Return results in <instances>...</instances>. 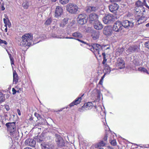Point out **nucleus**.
Segmentation results:
<instances>
[{
  "mask_svg": "<svg viewBox=\"0 0 149 149\" xmlns=\"http://www.w3.org/2000/svg\"><path fill=\"white\" fill-rule=\"evenodd\" d=\"M52 22V19L51 18L48 19L46 21L45 24V25H49Z\"/></svg>",
  "mask_w": 149,
  "mask_h": 149,
  "instance_id": "35",
  "label": "nucleus"
},
{
  "mask_svg": "<svg viewBox=\"0 0 149 149\" xmlns=\"http://www.w3.org/2000/svg\"><path fill=\"white\" fill-rule=\"evenodd\" d=\"M138 70L141 72L148 74V71L146 68L143 67H140L138 68Z\"/></svg>",
  "mask_w": 149,
  "mask_h": 149,
  "instance_id": "31",
  "label": "nucleus"
},
{
  "mask_svg": "<svg viewBox=\"0 0 149 149\" xmlns=\"http://www.w3.org/2000/svg\"><path fill=\"white\" fill-rule=\"evenodd\" d=\"M68 19L67 18H64L61 22L60 26L62 27H63L67 23Z\"/></svg>",
  "mask_w": 149,
  "mask_h": 149,
  "instance_id": "29",
  "label": "nucleus"
},
{
  "mask_svg": "<svg viewBox=\"0 0 149 149\" xmlns=\"http://www.w3.org/2000/svg\"><path fill=\"white\" fill-rule=\"evenodd\" d=\"M113 31L112 29V27L110 26H107L104 27L103 30V33L104 35L110 36L111 35Z\"/></svg>",
  "mask_w": 149,
  "mask_h": 149,
  "instance_id": "9",
  "label": "nucleus"
},
{
  "mask_svg": "<svg viewBox=\"0 0 149 149\" xmlns=\"http://www.w3.org/2000/svg\"><path fill=\"white\" fill-rule=\"evenodd\" d=\"M12 90L13 91V94H15L17 92L16 90L14 88H13Z\"/></svg>",
  "mask_w": 149,
  "mask_h": 149,
  "instance_id": "44",
  "label": "nucleus"
},
{
  "mask_svg": "<svg viewBox=\"0 0 149 149\" xmlns=\"http://www.w3.org/2000/svg\"><path fill=\"white\" fill-rule=\"evenodd\" d=\"M62 111V110H60V111Z\"/></svg>",
  "mask_w": 149,
  "mask_h": 149,
  "instance_id": "64",
  "label": "nucleus"
},
{
  "mask_svg": "<svg viewBox=\"0 0 149 149\" xmlns=\"http://www.w3.org/2000/svg\"><path fill=\"white\" fill-rule=\"evenodd\" d=\"M93 93H95V94L93 95L94 96H100V92L97 89H94L92 92Z\"/></svg>",
  "mask_w": 149,
  "mask_h": 149,
  "instance_id": "33",
  "label": "nucleus"
},
{
  "mask_svg": "<svg viewBox=\"0 0 149 149\" xmlns=\"http://www.w3.org/2000/svg\"><path fill=\"white\" fill-rule=\"evenodd\" d=\"M107 135V134H106V135H105V136H104L103 138L104 140V141H106L107 140V137H108V136Z\"/></svg>",
  "mask_w": 149,
  "mask_h": 149,
  "instance_id": "47",
  "label": "nucleus"
},
{
  "mask_svg": "<svg viewBox=\"0 0 149 149\" xmlns=\"http://www.w3.org/2000/svg\"><path fill=\"white\" fill-rule=\"evenodd\" d=\"M5 8L4 6V4L2 5L1 7V10H5Z\"/></svg>",
  "mask_w": 149,
  "mask_h": 149,
  "instance_id": "51",
  "label": "nucleus"
},
{
  "mask_svg": "<svg viewBox=\"0 0 149 149\" xmlns=\"http://www.w3.org/2000/svg\"><path fill=\"white\" fill-rule=\"evenodd\" d=\"M74 105H75V104L74 102L73 101V102H72V103H71L70 104V107H72V106H74Z\"/></svg>",
  "mask_w": 149,
  "mask_h": 149,
  "instance_id": "48",
  "label": "nucleus"
},
{
  "mask_svg": "<svg viewBox=\"0 0 149 149\" xmlns=\"http://www.w3.org/2000/svg\"><path fill=\"white\" fill-rule=\"evenodd\" d=\"M22 40L20 42L21 46H29L32 45L33 36L31 34L27 33L23 35L22 37Z\"/></svg>",
  "mask_w": 149,
  "mask_h": 149,
  "instance_id": "2",
  "label": "nucleus"
},
{
  "mask_svg": "<svg viewBox=\"0 0 149 149\" xmlns=\"http://www.w3.org/2000/svg\"><path fill=\"white\" fill-rule=\"evenodd\" d=\"M102 79H101L100 80V81H99V84H101V82H102Z\"/></svg>",
  "mask_w": 149,
  "mask_h": 149,
  "instance_id": "57",
  "label": "nucleus"
},
{
  "mask_svg": "<svg viewBox=\"0 0 149 149\" xmlns=\"http://www.w3.org/2000/svg\"><path fill=\"white\" fill-rule=\"evenodd\" d=\"M104 75H103V77H102V78L101 79H103V78H104Z\"/></svg>",
  "mask_w": 149,
  "mask_h": 149,
  "instance_id": "60",
  "label": "nucleus"
},
{
  "mask_svg": "<svg viewBox=\"0 0 149 149\" xmlns=\"http://www.w3.org/2000/svg\"><path fill=\"white\" fill-rule=\"evenodd\" d=\"M93 26L95 29L97 30H100L103 28L102 24L98 20L93 22Z\"/></svg>",
  "mask_w": 149,
  "mask_h": 149,
  "instance_id": "20",
  "label": "nucleus"
},
{
  "mask_svg": "<svg viewBox=\"0 0 149 149\" xmlns=\"http://www.w3.org/2000/svg\"><path fill=\"white\" fill-rule=\"evenodd\" d=\"M101 54H102V56L103 57V60L102 61V64L104 65H105L106 64V63L107 61V59L106 58V54L105 52H102L101 53Z\"/></svg>",
  "mask_w": 149,
  "mask_h": 149,
  "instance_id": "32",
  "label": "nucleus"
},
{
  "mask_svg": "<svg viewBox=\"0 0 149 149\" xmlns=\"http://www.w3.org/2000/svg\"><path fill=\"white\" fill-rule=\"evenodd\" d=\"M69 1V0H59L60 3L63 5L67 4Z\"/></svg>",
  "mask_w": 149,
  "mask_h": 149,
  "instance_id": "38",
  "label": "nucleus"
},
{
  "mask_svg": "<svg viewBox=\"0 0 149 149\" xmlns=\"http://www.w3.org/2000/svg\"><path fill=\"white\" fill-rule=\"evenodd\" d=\"M146 26L147 27H149V22L148 23L146 24Z\"/></svg>",
  "mask_w": 149,
  "mask_h": 149,
  "instance_id": "55",
  "label": "nucleus"
},
{
  "mask_svg": "<svg viewBox=\"0 0 149 149\" xmlns=\"http://www.w3.org/2000/svg\"><path fill=\"white\" fill-rule=\"evenodd\" d=\"M10 59L11 61V64L12 65V64H14V59L13 58H10Z\"/></svg>",
  "mask_w": 149,
  "mask_h": 149,
  "instance_id": "46",
  "label": "nucleus"
},
{
  "mask_svg": "<svg viewBox=\"0 0 149 149\" xmlns=\"http://www.w3.org/2000/svg\"><path fill=\"white\" fill-rule=\"evenodd\" d=\"M122 23L120 21H117L115 23L112 27L113 31L118 32L121 31L123 29Z\"/></svg>",
  "mask_w": 149,
  "mask_h": 149,
  "instance_id": "6",
  "label": "nucleus"
},
{
  "mask_svg": "<svg viewBox=\"0 0 149 149\" xmlns=\"http://www.w3.org/2000/svg\"><path fill=\"white\" fill-rule=\"evenodd\" d=\"M67 10L71 14H75L78 11L79 9L78 6L72 3H69L66 6Z\"/></svg>",
  "mask_w": 149,
  "mask_h": 149,
  "instance_id": "4",
  "label": "nucleus"
},
{
  "mask_svg": "<svg viewBox=\"0 0 149 149\" xmlns=\"http://www.w3.org/2000/svg\"><path fill=\"white\" fill-rule=\"evenodd\" d=\"M95 108H96V106H95Z\"/></svg>",
  "mask_w": 149,
  "mask_h": 149,
  "instance_id": "62",
  "label": "nucleus"
},
{
  "mask_svg": "<svg viewBox=\"0 0 149 149\" xmlns=\"http://www.w3.org/2000/svg\"><path fill=\"white\" fill-rule=\"evenodd\" d=\"M117 66H118L120 69H122L125 67V63L124 61L122 58L118 59L116 63Z\"/></svg>",
  "mask_w": 149,
  "mask_h": 149,
  "instance_id": "14",
  "label": "nucleus"
},
{
  "mask_svg": "<svg viewBox=\"0 0 149 149\" xmlns=\"http://www.w3.org/2000/svg\"><path fill=\"white\" fill-rule=\"evenodd\" d=\"M63 10L61 7L57 6L56 8L55 11V16L56 17L60 16L63 14Z\"/></svg>",
  "mask_w": 149,
  "mask_h": 149,
  "instance_id": "13",
  "label": "nucleus"
},
{
  "mask_svg": "<svg viewBox=\"0 0 149 149\" xmlns=\"http://www.w3.org/2000/svg\"><path fill=\"white\" fill-rule=\"evenodd\" d=\"M25 144L26 146L34 147L35 146L36 144V142L33 139L29 138L25 140Z\"/></svg>",
  "mask_w": 149,
  "mask_h": 149,
  "instance_id": "10",
  "label": "nucleus"
},
{
  "mask_svg": "<svg viewBox=\"0 0 149 149\" xmlns=\"http://www.w3.org/2000/svg\"><path fill=\"white\" fill-rule=\"evenodd\" d=\"M144 45L145 47L149 49V41L145 42Z\"/></svg>",
  "mask_w": 149,
  "mask_h": 149,
  "instance_id": "41",
  "label": "nucleus"
},
{
  "mask_svg": "<svg viewBox=\"0 0 149 149\" xmlns=\"http://www.w3.org/2000/svg\"><path fill=\"white\" fill-rule=\"evenodd\" d=\"M5 100L4 95L2 93L0 92V104L4 102Z\"/></svg>",
  "mask_w": 149,
  "mask_h": 149,
  "instance_id": "30",
  "label": "nucleus"
},
{
  "mask_svg": "<svg viewBox=\"0 0 149 149\" xmlns=\"http://www.w3.org/2000/svg\"><path fill=\"white\" fill-rule=\"evenodd\" d=\"M56 141L58 146H63L64 145V141L60 136H57Z\"/></svg>",
  "mask_w": 149,
  "mask_h": 149,
  "instance_id": "15",
  "label": "nucleus"
},
{
  "mask_svg": "<svg viewBox=\"0 0 149 149\" xmlns=\"http://www.w3.org/2000/svg\"><path fill=\"white\" fill-rule=\"evenodd\" d=\"M47 2V0H38V3L41 5H45Z\"/></svg>",
  "mask_w": 149,
  "mask_h": 149,
  "instance_id": "34",
  "label": "nucleus"
},
{
  "mask_svg": "<svg viewBox=\"0 0 149 149\" xmlns=\"http://www.w3.org/2000/svg\"><path fill=\"white\" fill-rule=\"evenodd\" d=\"M110 143L111 145L113 146H115L116 145V141L115 140H112V141H111L110 142Z\"/></svg>",
  "mask_w": 149,
  "mask_h": 149,
  "instance_id": "40",
  "label": "nucleus"
},
{
  "mask_svg": "<svg viewBox=\"0 0 149 149\" xmlns=\"http://www.w3.org/2000/svg\"><path fill=\"white\" fill-rule=\"evenodd\" d=\"M118 5L115 3H111L109 6V9L110 11L112 13H115L116 11L119 8Z\"/></svg>",
  "mask_w": 149,
  "mask_h": 149,
  "instance_id": "11",
  "label": "nucleus"
},
{
  "mask_svg": "<svg viewBox=\"0 0 149 149\" xmlns=\"http://www.w3.org/2000/svg\"><path fill=\"white\" fill-rule=\"evenodd\" d=\"M93 106V104L91 102H88L85 103L82 107V109H85L86 110L90 109L92 108Z\"/></svg>",
  "mask_w": 149,
  "mask_h": 149,
  "instance_id": "19",
  "label": "nucleus"
},
{
  "mask_svg": "<svg viewBox=\"0 0 149 149\" xmlns=\"http://www.w3.org/2000/svg\"><path fill=\"white\" fill-rule=\"evenodd\" d=\"M98 7L95 6H88L86 8V10L87 12L90 13L91 12L95 11L98 10Z\"/></svg>",
  "mask_w": 149,
  "mask_h": 149,
  "instance_id": "22",
  "label": "nucleus"
},
{
  "mask_svg": "<svg viewBox=\"0 0 149 149\" xmlns=\"http://www.w3.org/2000/svg\"><path fill=\"white\" fill-rule=\"evenodd\" d=\"M124 51V49L123 48H118V49L117 53V54L120 55Z\"/></svg>",
  "mask_w": 149,
  "mask_h": 149,
  "instance_id": "37",
  "label": "nucleus"
},
{
  "mask_svg": "<svg viewBox=\"0 0 149 149\" xmlns=\"http://www.w3.org/2000/svg\"><path fill=\"white\" fill-rule=\"evenodd\" d=\"M81 100V97H79L77 98L74 102L75 104V105H77L79 104Z\"/></svg>",
  "mask_w": 149,
  "mask_h": 149,
  "instance_id": "36",
  "label": "nucleus"
},
{
  "mask_svg": "<svg viewBox=\"0 0 149 149\" xmlns=\"http://www.w3.org/2000/svg\"><path fill=\"white\" fill-rule=\"evenodd\" d=\"M6 26V28L5 29L4 31L5 32H6L7 31V26Z\"/></svg>",
  "mask_w": 149,
  "mask_h": 149,
  "instance_id": "52",
  "label": "nucleus"
},
{
  "mask_svg": "<svg viewBox=\"0 0 149 149\" xmlns=\"http://www.w3.org/2000/svg\"><path fill=\"white\" fill-rule=\"evenodd\" d=\"M144 21L145 19L144 18L141 17L137 20V21L136 22V24L137 25H139L143 22Z\"/></svg>",
  "mask_w": 149,
  "mask_h": 149,
  "instance_id": "27",
  "label": "nucleus"
},
{
  "mask_svg": "<svg viewBox=\"0 0 149 149\" xmlns=\"http://www.w3.org/2000/svg\"><path fill=\"white\" fill-rule=\"evenodd\" d=\"M24 149H32L31 148L29 147H26Z\"/></svg>",
  "mask_w": 149,
  "mask_h": 149,
  "instance_id": "56",
  "label": "nucleus"
},
{
  "mask_svg": "<svg viewBox=\"0 0 149 149\" xmlns=\"http://www.w3.org/2000/svg\"><path fill=\"white\" fill-rule=\"evenodd\" d=\"M139 49L137 46L133 45L130 47L126 50V52L127 54H130L132 53L138 52Z\"/></svg>",
  "mask_w": 149,
  "mask_h": 149,
  "instance_id": "8",
  "label": "nucleus"
},
{
  "mask_svg": "<svg viewBox=\"0 0 149 149\" xmlns=\"http://www.w3.org/2000/svg\"><path fill=\"white\" fill-rule=\"evenodd\" d=\"M89 20L91 22H95L98 20V15L95 13H92L89 15Z\"/></svg>",
  "mask_w": 149,
  "mask_h": 149,
  "instance_id": "17",
  "label": "nucleus"
},
{
  "mask_svg": "<svg viewBox=\"0 0 149 149\" xmlns=\"http://www.w3.org/2000/svg\"><path fill=\"white\" fill-rule=\"evenodd\" d=\"M34 115L37 118L38 120H40V119L43 120V122H41L42 124L45 123L46 122L45 119L42 118L40 114L36 112L34 113Z\"/></svg>",
  "mask_w": 149,
  "mask_h": 149,
  "instance_id": "26",
  "label": "nucleus"
},
{
  "mask_svg": "<svg viewBox=\"0 0 149 149\" xmlns=\"http://www.w3.org/2000/svg\"><path fill=\"white\" fill-rule=\"evenodd\" d=\"M89 47H91L90 49L92 51L95 52V54L99 55V56H100L102 50H107L110 48L108 45H101L96 43L92 44L91 46L89 45Z\"/></svg>",
  "mask_w": 149,
  "mask_h": 149,
  "instance_id": "1",
  "label": "nucleus"
},
{
  "mask_svg": "<svg viewBox=\"0 0 149 149\" xmlns=\"http://www.w3.org/2000/svg\"><path fill=\"white\" fill-rule=\"evenodd\" d=\"M104 65L105 66L104 70L106 73L107 74H109L111 71L110 67H109V66L106 64H105Z\"/></svg>",
  "mask_w": 149,
  "mask_h": 149,
  "instance_id": "28",
  "label": "nucleus"
},
{
  "mask_svg": "<svg viewBox=\"0 0 149 149\" xmlns=\"http://www.w3.org/2000/svg\"><path fill=\"white\" fill-rule=\"evenodd\" d=\"M113 36V37L114 38V39L115 37V36Z\"/></svg>",
  "mask_w": 149,
  "mask_h": 149,
  "instance_id": "63",
  "label": "nucleus"
},
{
  "mask_svg": "<svg viewBox=\"0 0 149 149\" xmlns=\"http://www.w3.org/2000/svg\"><path fill=\"white\" fill-rule=\"evenodd\" d=\"M72 36L75 38H81L82 37V34L80 32L77 31L72 33Z\"/></svg>",
  "mask_w": 149,
  "mask_h": 149,
  "instance_id": "23",
  "label": "nucleus"
},
{
  "mask_svg": "<svg viewBox=\"0 0 149 149\" xmlns=\"http://www.w3.org/2000/svg\"><path fill=\"white\" fill-rule=\"evenodd\" d=\"M6 125L7 128L8 130L10 132L11 135L14 136V134L17 133L15 123H7L6 124Z\"/></svg>",
  "mask_w": 149,
  "mask_h": 149,
  "instance_id": "3",
  "label": "nucleus"
},
{
  "mask_svg": "<svg viewBox=\"0 0 149 149\" xmlns=\"http://www.w3.org/2000/svg\"><path fill=\"white\" fill-rule=\"evenodd\" d=\"M52 36L54 38H65L66 39H74L78 40V41L81 42L82 40H80L79 38H74L73 37H65L63 36L62 35L60 36H57L55 34L53 35Z\"/></svg>",
  "mask_w": 149,
  "mask_h": 149,
  "instance_id": "21",
  "label": "nucleus"
},
{
  "mask_svg": "<svg viewBox=\"0 0 149 149\" xmlns=\"http://www.w3.org/2000/svg\"><path fill=\"white\" fill-rule=\"evenodd\" d=\"M6 108L7 110L8 111L9 109V107L8 106H7L6 107Z\"/></svg>",
  "mask_w": 149,
  "mask_h": 149,
  "instance_id": "53",
  "label": "nucleus"
},
{
  "mask_svg": "<svg viewBox=\"0 0 149 149\" xmlns=\"http://www.w3.org/2000/svg\"><path fill=\"white\" fill-rule=\"evenodd\" d=\"M120 1V0H110V1L111 2H118Z\"/></svg>",
  "mask_w": 149,
  "mask_h": 149,
  "instance_id": "50",
  "label": "nucleus"
},
{
  "mask_svg": "<svg viewBox=\"0 0 149 149\" xmlns=\"http://www.w3.org/2000/svg\"><path fill=\"white\" fill-rule=\"evenodd\" d=\"M17 111L18 114L19 116H20L21 115V113L20 111V110L19 109H17Z\"/></svg>",
  "mask_w": 149,
  "mask_h": 149,
  "instance_id": "49",
  "label": "nucleus"
},
{
  "mask_svg": "<svg viewBox=\"0 0 149 149\" xmlns=\"http://www.w3.org/2000/svg\"><path fill=\"white\" fill-rule=\"evenodd\" d=\"M122 25L123 27H124L125 28H129L132 27L134 25L133 22H130L128 20H125L123 21L122 23Z\"/></svg>",
  "mask_w": 149,
  "mask_h": 149,
  "instance_id": "12",
  "label": "nucleus"
},
{
  "mask_svg": "<svg viewBox=\"0 0 149 149\" xmlns=\"http://www.w3.org/2000/svg\"><path fill=\"white\" fill-rule=\"evenodd\" d=\"M100 35V32L98 31H93L91 33V36L93 40H95L99 38Z\"/></svg>",
  "mask_w": 149,
  "mask_h": 149,
  "instance_id": "18",
  "label": "nucleus"
},
{
  "mask_svg": "<svg viewBox=\"0 0 149 149\" xmlns=\"http://www.w3.org/2000/svg\"><path fill=\"white\" fill-rule=\"evenodd\" d=\"M18 81V75L15 71L13 72V82L16 84Z\"/></svg>",
  "mask_w": 149,
  "mask_h": 149,
  "instance_id": "25",
  "label": "nucleus"
},
{
  "mask_svg": "<svg viewBox=\"0 0 149 149\" xmlns=\"http://www.w3.org/2000/svg\"><path fill=\"white\" fill-rule=\"evenodd\" d=\"M8 18L7 19H6L5 18L3 19V20L4 21V24H5V26L7 25V23H8Z\"/></svg>",
  "mask_w": 149,
  "mask_h": 149,
  "instance_id": "43",
  "label": "nucleus"
},
{
  "mask_svg": "<svg viewBox=\"0 0 149 149\" xmlns=\"http://www.w3.org/2000/svg\"><path fill=\"white\" fill-rule=\"evenodd\" d=\"M87 16L84 14L79 15L77 21L78 23L81 25H83L86 22Z\"/></svg>",
  "mask_w": 149,
  "mask_h": 149,
  "instance_id": "5",
  "label": "nucleus"
},
{
  "mask_svg": "<svg viewBox=\"0 0 149 149\" xmlns=\"http://www.w3.org/2000/svg\"><path fill=\"white\" fill-rule=\"evenodd\" d=\"M40 145L42 149H53L52 145L47 143L42 142Z\"/></svg>",
  "mask_w": 149,
  "mask_h": 149,
  "instance_id": "16",
  "label": "nucleus"
},
{
  "mask_svg": "<svg viewBox=\"0 0 149 149\" xmlns=\"http://www.w3.org/2000/svg\"><path fill=\"white\" fill-rule=\"evenodd\" d=\"M114 16L111 14H109L104 17L103 19L104 23L105 24H108L113 21Z\"/></svg>",
  "mask_w": 149,
  "mask_h": 149,
  "instance_id": "7",
  "label": "nucleus"
},
{
  "mask_svg": "<svg viewBox=\"0 0 149 149\" xmlns=\"http://www.w3.org/2000/svg\"><path fill=\"white\" fill-rule=\"evenodd\" d=\"M8 55H9V57H10V58H12L11 56V54L9 53L8 52Z\"/></svg>",
  "mask_w": 149,
  "mask_h": 149,
  "instance_id": "54",
  "label": "nucleus"
},
{
  "mask_svg": "<svg viewBox=\"0 0 149 149\" xmlns=\"http://www.w3.org/2000/svg\"><path fill=\"white\" fill-rule=\"evenodd\" d=\"M81 42H82V43H84V44H86V42H84V41H83V40H82Z\"/></svg>",
  "mask_w": 149,
  "mask_h": 149,
  "instance_id": "59",
  "label": "nucleus"
},
{
  "mask_svg": "<svg viewBox=\"0 0 149 149\" xmlns=\"http://www.w3.org/2000/svg\"><path fill=\"white\" fill-rule=\"evenodd\" d=\"M3 43L5 45L7 44V42L5 40H3L0 39V44Z\"/></svg>",
  "mask_w": 149,
  "mask_h": 149,
  "instance_id": "42",
  "label": "nucleus"
},
{
  "mask_svg": "<svg viewBox=\"0 0 149 149\" xmlns=\"http://www.w3.org/2000/svg\"><path fill=\"white\" fill-rule=\"evenodd\" d=\"M8 23H7V25H8L9 27H10L11 25V24L9 19L8 20Z\"/></svg>",
  "mask_w": 149,
  "mask_h": 149,
  "instance_id": "45",
  "label": "nucleus"
},
{
  "mask_svg": "<svg viewBox=\"0 0 149 149\" xmlns=\"http://www.w3.org/2000/svg\"><path fill=\"white\" fill-rule=\"evenodd\" d=\"M145 0L143 1V2L141 1L140 0H138L135 3V6L137 7H142L145 4Z\"/></svg>",
  "mask_w": 149,
  "mask_h": 149,
  "instance_id": "24",
  "label": "nucleus"
},
{
  "mask_svg": "<svg viewBox=\"0 0 149 149\" xmlns=\"http://www.w3.org/2000/svg\"><path fill=\"white\" fill-rule=\"evenodd\" d=\"M40 121H41V122H40V124H41V122H43V120H41V119H40Z\"/></svg>",
  "mask_w": 149,
  "mask_h": 149,
  "instance_id": "58",
  "label": "nucleus"
},
{
  "mask_svg": "<svg viewBox=\"0 0 149 149\" xmlns=\"http://www.w3.org/2000/svg\"><path fill=\"white\" fill-rule=\"evenodd\" d=\"M105 143L103 141H101L98 144V147L102 146L105 145Z\"/></svg>",
  "mask_w": 149,
  "mask_h": 149,
  "instance_id": "39",
  "label": "nucleus"
},
{
  "mask_svg": "<svg viewBox=\"0 0 149 149\" xmlns=\"http://www.w3.org/2000/svg\"><path fill=\"white\" fill-rule=\"evenodd\" d=\"M53 2H55L56 0H51Z\"/></svg>",
  "mask_w": 149,
  "mask_h": 149,
  "instance_id": "61",
  "label": "nucleus"
}]
</instances>
